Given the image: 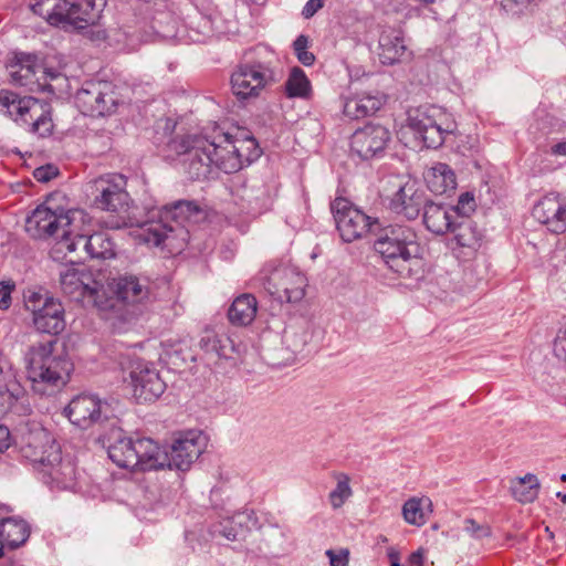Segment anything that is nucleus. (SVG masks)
<instances>
[{"mask_svg": "<svg viewBox=\"0 0 566 566\" xmlns=\"http://www.w3.org/2000/svg\"><path fill=\"white\" fill-rule=\"evenodd\" d=\"M171 148L185 155V165L191 179L207 178L214 166L226 174L240 170L261 155V149L252 136L233 138L218 126L211 135H193L175 138Z\"/></svg>", "mask_w": 566, "mask_h": 566, "instance_id": "obj_1", "label": "nucleus"}, {"mask_svg": "<svg viewBox=\"0 0 566 566\" xmlns=\"http://www.w3.org/2000/svg\"><path fill=\"white\" fill-rule=\"evenodd\" d=\"M151 218L138 223V239L154 247L168 249L170 253L180 252L190 235L188 224L197 223L205 214L193 201L179 200L163 208H153Z\"/></svg>", "mask_w": 566, "mask_h": 566, "instance_id": "obj_2", "label": "nucleus"}, {"mask_svg": "<svg viewBox=\"0 0 566 566\" xmlns=\"http://www.w3.org/2000/svg\"><path fill=\"white\" fill-rule=\"evenodd\" d=\"M56 339L40 342L24 354L27 378L40 395H50L70 379L73 364L63 352L56 350Z\"/></svg>", "mask_w": 566, "mask_h": 566, "instance_id": "obj_3", "label": "nucleus"}, {"mask_svg": "<svg viewBox=\"0 0 566 566\" xmlns=\"http://www.w3.org/2000/svg\"><path fill=\"white\" fill-rule=\"evenodd\" d=\"M374 249L386 264L401 276H409L411 265L419 263L420 245L417 233L408 226L389 224L374 232Z\"/></svg>", "mask_w": 566, "mask_h": 566, "instance_id": "obj_4", "label": "nucleus"}, {"mask_svg": "<svg viewBox=\"0 0 566 566\" xmlns=\"http://www.w3.org/2000/svg\"><path fill=\"white\" fill-rule=\"evenodd\" d=\"M106 0H34L33 13L66 32L81 31L99 19Z\"/></svg>", "mask_w": 566, "mask_h": 566, "instance_id": "obj_5", "label": "nucleus"}, {"mask_svg": "<svg viewBox=\"0 0 566 566\" xmlns=\"http://www.w3.org/2000/svg\"><path fill=\"white\" fill-rule=\"evenodd\" d=\"M109 459L119 468L138 471L158 470V444L149 438L125 437L120 428H112L106 436Z\"/></svg>", "mask_w": 566, "mask_h": 566, "instance_id": "obj_6", "label": "nucleus"}, {"mask_svg": "<svg viewBox=\"0 0 566 566\" xmlns=\"http://www.w3.org/2000/svg\"><path fill=\"white\" fill-rule=\"evenodd\" d=\"M85 213L78 209L64 210L49 198L43 205L35 208L27 218L25 230L36 239L60 237L59 240L71 238L76 230H81Z\"/></svg>", "mask_w": 566, "mask_h": 566, "instance_id": "obj_7", "label": "nucleus"}, {"mask_svg": "<svg viewBox=\"0 0 566 566\" xmlns=\"http://www.w3.org/2000/svg\"><path fill=\"white\" fill-rule=\"evenodd\" d=\"M407 127L427 148L437 149L455 134L457 124L442 107L424 105L408 113Z\"/></svg>", "mask_w": 566, "mask_h": 566, "instance_id": "obj_8", "label": "nucleus"}, {"mask_svg": "<svg viewBox=\"0 0 566 566\" xmlns=\"http://www.w3.org/2000/svg\"><path fill=\"white\" fill-rule=\"evenodd\" d=\"M263 289L280 303H297L305 295L307 280L295 266L276 264L271 261L260 271L256 279Z\"/></svg>", "mask_w": 566, "mask_h": 566, "instance_id": "obj_9", "label": "nucleus"}, {"mask_svg": "<svg viewBox=\"0 0 566 566\" xmlns=\"http://www.w3.org/2000/svg\"><path fill=\"white\" fill-rule=\"evenodd\" d=\"M1 111L29 130L45 137L52 132V119L48 105L32 96H20L8 90L0 91Z\"/></svg>", "mask_w": 566, "mask_h": 566, "instance_id": "obj_10", "label": "nucleus"}, {"mask_svg": "<svg viewBox=\"0 0 566 566\" xmlns=\"http://www.w3.org/2000/svg\"><path fill=\"white\" fill-rule=\"evenodd\" d=\"M24 307L32 314L36 331L57 335L65 328L62 303L41 287H29L23 292Z\"/></svg>", "mask_w": 566, "mask_h": 566, "instance_id": "obj_11", "label": "nucleus"}, {"mask_svg": "<svg viewBox=\"0 0 566 566\" xmlns=\"http://www.w3.org/2000/svg\"><path fill=\"white\" fill-rule=\"evenodd\" d=\"M60 286L62 292L71 300L87 301L99 311H107L113 304L112 300H103L104 286L95 280L93 273L85 266H65L60 271Z\"/></svg>", "mask_w": 566, "mask_h": 566, "instance_id": "obj_12", "label": "nucleus"}, {"mask_svg": "<svg viewBox=\"0 0 566 566\" xmlns=\"http://www.w3.org/2000/svg\"><path fill=\"white\" fill-rule=\"evenodd\" d=\"M331 210L340 238L345 242H353L367 233L374 234L378 228L377 219L367 216L345 198H336L331 203Z\"/></svg>", "mask_w": 566, "mask_h": 566, "instance_id": "obj_13", "label": "nucleus"}, {"mask_svg": "<svg viewBox=\"0 0 566 566\" xmlns=\"http://www.w3.org/2000/svg\"><path fill=\"white\" fill-rule=\"evenodd\" d=\"M98 195L95 203L98 208L115 212L120 217L122 224H133L130 209L133 200L127 192V179L120 174H113L101 178L96 182Z\"/></svg>", "mask_w": 566, "mask_h": 566, "instance_id": "obj_14", "label": "nucleus"}, {"mask_svg": "<svg viewBox=\"0 0 566 566\" xmlns=\"http://www.w3.org/2000/svg\"><path fill=\"white\" fill-rule=\"evenodd\" d=\"M273 82H275V73L268 62L241 63L231 75L232 92L240 99L258 96Z\"/></svg>", "mask_w": 566, "mask_h": 566, "instance_id": "obj_15", "label": "nucleus"}, {"mask_svg": "<svg viewBox=\"0 0 566 566\" xmlns=\"http://www.w3.org/2000/svg\"><path fill=\"white\" fill-rule=\"evenodd\" d=\"M80 231L55 242L50 252L53 260L62 261L69 253L76 252L77 243H83V251L92 259L108 260L115 256L114 243L106 233L97 232L87 237Z\"/></svg>", "mask_w": 566, "mask_h": 566, "instance_id": "obj_16", "label": "nucleus"}, {"mask_svg": "<svg viewBox=\"0 0 566 566\" xmlns=\"http://www.w3.org/2000/svg\"><path fill=\"white\" fill-rule=\"evenodd\" d=\"M75 104L84 115L98 117L114 113L118 98L112 83L86 82L77 91Z\"/></svg>", "mask_w": 566, "mask_h": 566, "instance_id": "obj_17", "label": "nucleus"}, {"mask_svg": "<svg viewBox=\"0 0 566 566\" xmlns=\"http://www.w3.org/2000/svg\"><path fill=\"white\" fill-rule=\"evenodd\" d=\"M206 438L200 431H188L180 434L168 450L158 447V455H165L159 460L158 469H176L187 471L202 453Z\"/></svg>", "mask_w": 566, "mask_h": 566, "instance_id": "obj_18", "label": "nucleus"}, {"mask_svg": "<svg viewBox=\"0 0 566 566\" xmlns=\"http://www.w3.org/2000/svg\"><path fill=\"white\" fill-rule=\"evenodd\" d=\"M19 448L22 455L33 463L56 464L61 460V449L53 434L39 426L22 433Z\"/></svg>", "mask_w": 566, "mask_h": 566, "instance_id": "obj_19", "label": "nucleus"}, {"mask_svg": "<svg viewBox=\"0 0 566 566\" xmlns=\"http://www.w3.org/2000/svg\"><path fill=\"white\" fill-rule=\"evenodd\" d=\"M129 378L134 397L138 401H154L159 398L166 389V384L160 378L158 370L153 364L144 360H135L132 363Z\"/></svg>", "mask_w": 566, "mask_h": 566, "instance_id": "obj_20", "label": "nucleus"}, {"mask_svg": "<svg viewBox=\"0 0 566 566\" xmlns=\"http://www.w3.org/2000/svg\"><path fill=\"white\" fill-rule=\"evenodd\" d=\"M389 140L390 133L386 127L368 124L353 134L350 149L360 159L368 160L382 154Z\"/></svg>", "mask_w": 566, "mask_h": 566, "instance_id": "obj_21", "label": "nucleus"}, {"mask_svg": "<svg viewBox=\"0 0 566 566\" xmlns=\"http://www.w3.org/2000/svg\"><path fill=\"white\" fill-rule=\"evenodd\" d=\"M108 405L94 395H78L65 408L70 421L83 429L107 419Z\"/></svg>", "mask_w": 566, "mask_h": 566, "instance_id": "obj_22", "label": "nucleus"}, {"mask_svg": "<svg viewBox=\"0 0 566 566\" xmlns=\"http://www.w3.org/2000/svg\"><path fill=\"white\" fill-rule=\"evenodd\" d=\"M533 217L547 230L560 234L566 232V200L558 195L543 197L533 208Z\"/></svg>", "mask_w": 566, "mask_h": 566, "instance_id": "obj_23", "label": "nucleus"}, {"mask_svg": "<svg viewBox=\"0 0 566 566\" xmlns=\"http://www.w3.org/2000/svg\"><path fill=\"white\" fill-rule=\"evenodd\" d=\"M114 292L115 296H103V300H112L111 303L113 305L108 307L107 311L114 308L118 302L127 305H135L142 304L150 298L148 284L143 283L138 277L133 275L118 277L115 283Z\"/></svg>", "mask_w": 566, "mask_h": 566, "instance_id": "obj_24", "label": "nucleus"}, {"mask_svg": "<svg viewBox=\"0 0 566 566\" xmlns=\"http://www.w3.org/2000/svg\"><path fill=\"white\" fill-rule=\"evenodd\" d=\"M426 199L422 192L415 189L413 185L400 186L390 200V208L398 214L409 220L416 219L421 209H424Z\"/></svg>", "mask_w": 566, "mask_h": 566, "instance_id": "obj_25", "label": "nucleus"}, {"mask_svg": "<svg viewBox=\"0 0 566 566\" xmlns=\"http://www.w3.org/2000/svg\"><path fill=\"white\" fill-rule=\"evenodd\" d=\"M386 98L384 94L376 92L363 93L355 96L346 97L344 103V115L350 119H359L366 116L374 115L385 104Z\"/></svg>", "mask_w": 566, "mask_h": 566, "instance_id": "obj_26", "label": "nucleus"}, {"mask_svg": "<svg viewBox=\"0 0 566 566\" xmlns=\"http://www.w3.org/2000/svg\"><path fill=\"white\" fill-rule=\"evenodd\" d=\"M458 218V212L452 208L433 202L424 205L423 222L432 233L444 234L451 231Z\"/></svg>", "mask_w": 566, "mask_h": 566, "instance_id": "obj_27", "label": "nucleus"}, {"mask_svg": "<svg viewBox=\"0 0 566 566\" xmlns=\"http://www.w3.org/2000/svg\"><path fill=\"white\" fill-rule=\"evenodd\" d=\"M408 55L401 31L384 30L379 36V59L382 64L391 65Z\"/></svg>", "mask_w": 566, "mask_h": 566, "instance_id": "obj_28", "label": "nucleus"}, {"mask_svg": "<svg viewBox=\"0 0 566 566\" xmlns=\"http://www.w3.org/2000/svg\"><path fill=\"white\" fill-rule=\"evenodd\" d=\"M427 187L436 195H443L457 187V178L452 168L444 163H434L423 172Z\"/></svg>", "mask_w": 566, "mask_h": 566, "instance_id": "obj_29", "label": "nucleus"}, {"mask_svg": "<svg viewBox=\"0 0 566 566\" xmlns=\"http://www.w3.org/2000/svg\"><path fill=\"white\" fill-rule=\"evenodd\" d=\"M30 536V527L24 520L6 517L0 522V538L10 548L23 545Z\"/></svg>", "mask_w": 566, "mask_h": 566, "instance_id": "obj_30", "label": "nucleus"}, {"mask_svg": "<svg viewBox=\"0 0 566 566\" xmlns=\"http://www.w3.org/2000/svg\"><path fill=\"white\" fill-rule=\"evenodd\" d=\"M258 301L252 294H242L238 296L228 311L229 321L238 326L251 324L256 315Z\"/></svg>", "mask_w": 566, "mask_h": 566, "instance_id": "obj_31", "label": "nucleus"}, {"mask_svg": "<svg viewBox=\"0 0 566 566\" xmlns=\"http://www.w3.org/2000/svg\"><path fill=\"white\" fill-rule=\"evenodd\" d=\"M251 521L250 514L239 512L222 520L214 530V533L222 535L228 541H239L244 538L249 531V523Z\"/></svg>", "mask_w": 566, "mask_h": 566, "instance_id": "obj_32", "label": "nucleus"}, {"mask_svg": "<svg viewBox=\"0 0 566 566\" xmlns=\"http://www.w3.org/2000/svg\"><path fill=\"white\" fill-rule=\"evenodd\" d=\"M510 490L517 502L533 503L538 496L541 483L535 474L527 473L512 480Z\"/></svg>", "mask_w": 566, "mask_h": 566, "instance_id": "obj_33", "label": "nucleus"}, {"mask_svg": "<svg viewBox=\"0 0 566 566\" xmlns=\"http://www.w3.org/2000/svg\"><path fill=\"white\" fill-rule=\"evenodd\" d=\"M240 196L253 209L265 208L270 200V191L263 180L259 178L248 179L240 191Z\"/></svg>", "mask_w": 566, "mask_h": 566, "instance_id": "obj_34", "label": "nucleus"}, {"mask_svg": "<svg viewBox=\"0 0 566 566\" xmlns=\"http://www.w3.org/2000/svg\"><path fill=\"white\" fill-rule=\"evenodd\" d=\"M451 232L454 233L453 240L457 245L471 250H476L480 247L481 233L472 221L462 219L455 222Z\"/></svg>", "mask_w": 566, "mask_h": 566, "instance_id": "obj_35", "label": "nucleus"}, {"mask_svg": "<svg viewBox=\"0 0 566 566\" xmlns=\"http://www.w3.org/2000/svg\"><path fill=\"white\" fill-rule=\"evenodd\" d=\"M199 347L210 358L228 357V348L231 340L226 336H219L212 331H206L199 340Z\"/></svg>", "mask_w": 566, "mask_h": 566, "instance_id": "obj_36", "label": "nucleus"}, {"mask_svg": "<svg viewBox=\"0 0 566 566\" xmlns=\"http://www.w3.org/2000/svg\"><path fill=\"white\" fill-rule=\"evenodd\" d=\"M44 472L56 483L59 488H70L75 479V469L70 461L57 462L56 464H43Z\"/></svg>", "mask_w": 566, "mask_h": 566, "instance_id": "obj_37", "label": "nucleus"}, {"mask_svg": "<svg viewBox=\"0 0 566 566\" xmlns=\"http://www.w3.org/2000/svg\"><path fill=\"white\" fill-rule=\"evenodd\" d=\"M38 73H42L45 78L51 81L57 80L61 73L57 70L51 67H44L36 64V57L34 55H28L20 63V70L17 72L20 80H25L22 84L25 85L30 81L31 76H35Z\"/></svg>", "mask_w": 566, "mask_h": 566, "instance_id": "obj_38", "label": "nucleus"}, {"mask_svg": "<svg viewBox=\"0 0 566 566\" xmlns=\"http://www.w3.org/2000/svg\"><path fill=\"white\" fill-rule=\"evenodd\" d=\"M310 81L304 71L300 67L292 69L285 83V90L289 97H306L310 92Z\"/></svg>", "mask_w": 566, "mask_h": 566, "instance_id": "obj_39", "label": "nucleus"}, {"mask_svg": "<svg viewBox=\"0 0 566 566\" xmlns=\"http://www.w3.org/2000/svg\"><path fill=\"white\" fill-rule=\"evenodd\" d=\"M422 502H427L428 506L432 505L429 499L411 497L405 502L402 505V516L407 523L417 526L426 523Z\"/></svg>", "mask_w": 566, "mask_h": 566, "instance_id": "obj_40", "label": "nucleus"}, {"mask_svg": "<svg viewBox=\"0 0 566 566\" xmlns=\"http://www.w3.org/2000/svg\"><path fill=\"white\" fill-rule=\"evenodd\" d=\"M286 347L294 354L301 353L311 339V334L305 326L290 327L283 335Z\"/></svg>", "mask_w": 566, "mask_h": 566, "instance_id": "obj_41", "label": "nucleus"}, {"mask_svg": "<svg viewBox=\"0 0 566 566\" xmlns=\"http://www.w3.org/2000/svg\"><path fill=\"white\" fill-rule=\"evenodd\" d=\"M337 484L336 488L329 493L328 499L333 509H339L344 505L347 499L353 494L349 485V476L345 473H338L336 475Z\"/></svg>", "mask_w": 566, "mask_h": 566, "instance_id": "obj_42", "label": "nucleus"}, {"mask_svg": "<svg viewBox=\"0 0 566 566\" xmlns=\"http://www.w3.org/2000/svg\"><path fill=\"white\" fill-rule=\"evenodd\" d=\"M310 44V38L305 34H300L293 42L294 53L304 66H311L315 62V55L308 51Z\"/></svg>", "mask_w": 566, "mask_h": 566, "instance_id": "obj_43", "label": "nucleus"}, {"mask_svg": "<svg viewBox=\"0 0 566 566\" xmlns=\"http://www.w3.org/2000/svg\"><path fill=\"white\" fill-rule=\"evenodd\" d=\"M464 531L475 539L491 536V528L488 524H479L472 518L464 521Z\"/></svg>", "mask_w": 566, "mask_h": 566, "instance_id": "obj_44", "label": "nucleus"}, {"mask_svg": "<svg viewBox=\"0 0 566 566\" xmlns=\"http://www.w3.org/2000/svg\"><path fill=\"white\" fill-rule=\"evenodd\" d=\"M553 350L555 356L566 364V326L558 329L554 339Z\"/></svg>", "mask_w": 566, "mask_h": 566, "instance_id": "obj_45", "label": "nucleus"}, {"mask_svg": "<svg viewBox=\"0 0 566 566\" xmlns=\"http://www.w3.org/2000/svg\"><path fill=\"white\" fill-rule=\"evenodd\" d=\"M14 290L12 281L0 282V310H8L11 305V293Z\"/></svg>", "mask_w": 566, "mask_h": 566, "instance_id": "obj_46", "label": "nucleus"}, {"mask_svg": "<svg viewBox=\"0 0 566 566\" xmlns=\"http://www.w3.org/2000/svg\"><path fill=\"white\" fill-rule=\"evenodd\" d=\"M325 554L329 559L331 566H348V549H339L338 552L327 549Z\"/></svg>", "mask_w": 566, "mask_h": 566, "instance_id": "obj_47", "label": "nucleus"}, {"mask_svg": "<svg viewBox=\"0 0 566 566\" xmlns=\"http://www.w3.org/2000/svg\"><path fill=\"white\" fill-rule=\"evenodd\" d=\"M56 175V169L53 166H42L34 170L33 176L40 182H48Z\"/></svg>", "mask_w": 566, "mask_h": 566, "instance_id": "obj_48", "label": "nucleus"}, {"mask_svg": "<svg viewBox=\"0 0 566 566\" xmlns=\"http://www.w3.org/2000/svg\"><path fill=\"white\" fill-rule=\"evenodd\" d=\"M324 0H308L302 10V15L305 19L312 18L322 7Z\"/></svg>", "mask_w": 566, "mask_h": 566, "instance_id": "obj_49", "label": "nucleus"}, {"mask_svg": "<svg viewBox=\"0 0 566 566\" xmlns=\"http://www.w3.org/2000/svg\"><path fill=\"white\" fill-rule=\"evenodd\" d=\"M10 446V432L9 429L0 424V452L7 450Z\"/></svg>", "mask_w": 566, "mask_h": 566, "instance_id": "obj_50", "label": "nucleus"}, {"mask_svg": "<svg viewBox=\"0 0 566 566\" xmlns=\"http://www.w3.org/2000/svg\"><path fill=\"white\" fill-rule=\"evenodd\" d=\"M410 566H423V555L421 551L412 553L408 560Z\"/></svg>", "mask_w": 566, "mask_h": 566, "instance_id": "obj_51", "label": "nucleus"}, {"mask_svg": "<svg viewBox=\"0 0 566 566\" xmlns=\"http://www.w3.org/2000/svg\"><path fill=\"white\" fill-rule=\"evenodd\" d=\"M552 154L556 156H566V140L555 144L552 147Z\"/></svg>", "mask_w": 566, "mask_h": 566, "instance_id": "obj_52", "label": "nucleus"}, {"mask_svg": "<svg viewBox=\"0 0 566 566\" xmlns=\"http://www.w3.org/2000/svg\"><path fill=\"white\" fill-rule=\"evenodd\" d=\"M388 558L390 559V566H400L399 553L395 548H389Z\"/></svg>", "mask_w": 566, "mask_h": 566, "instance_id": "obj_53", "label": "nucleus"}, {"mask_svg": "<svg viewBox=\"0 0 566 566\" xmlns=\"http://www.w3.org/2000/svg\"><path fill=\"white\" fill-rule=\"evenodd\" d=\"M556 496L564 503L566 504V493H563V492H557L556 493Z\"/></svg>", "mask_w": 566, "mask_h": 566, "instance_id": "obj_54", "label": "nucleus"}, {"mask_svg": "<svg viewBox=\"0 0 566 566\" xmlns=\"http://www.w3.org/2000/svg\"><path fill=\"white\" fill-rule=\"evenodd\" d=\"M560 480H562L563 482H566V474H565V473L560 475Z\"/></svg>", "mask_w": 566, "mask_h": 566, "instance_id": "obj_55", "label": "nucleus"}, {"mask_svg": "<svg viewBox=\"0 0 566 566\" xmlns=\"http://www.w3.org/2000/svg\"><path fill=\"white\" fill-rule=\"evenodd\" d=\"M80 248L83 250V243H77V250H78Z\"/></svg>", "mask_w": 566, "mask_h": 566, "instance_id": "obj_56", "label": "nucleus"}, {"mask_svg": "<svg viewBox=\"0 0 566 566\" xmlns=\"http://www.w3.org/2000/svg\"><path fill=\"white\" fill-rule=\"evenodd\" d=\"M3 555V552H2V547L0 546V557H2Z\"/></svg>", "mask_w": 566, "mask_h": 566, "instance_id": "obj_57", "label": "nucleus"}]
</instances>
